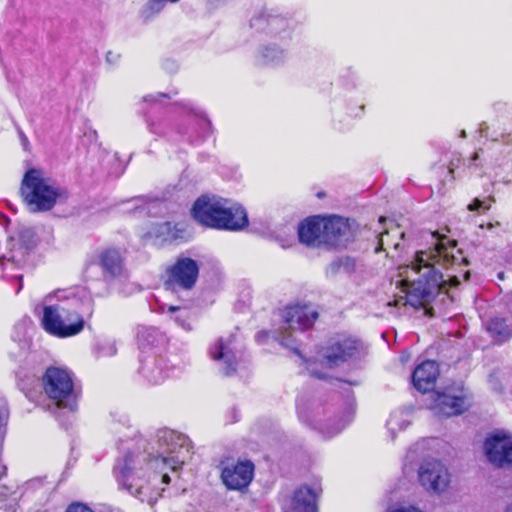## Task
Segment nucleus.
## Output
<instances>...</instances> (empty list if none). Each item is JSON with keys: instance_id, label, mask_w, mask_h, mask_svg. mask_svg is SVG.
<instances>
[{"instance_id": "f257e3e1", "label": "nucleus", "mask_w": 512, "mask_h": 512, "mask_svg": "<svg viewBox=\"0 0 512 512\" xmlns=\"http://www.w3.org/2000/svg\"><path fill=\"white\" fill-rule=\"evenodd\" d=\"M431 236L435 241L434 248L417 252L413 262V269L420 274V277L413 281L406 296V303L413 307L430 303L447 285L454 287L459 285L460 280L457 275H447L448 279L445 280L437 266L454 268L461 264H468L461 250H457V255L453 253L452 250L457 246L456 240L448 239L437 231L432 232Z\"/></svg>"}, {"instance_id": "f03ea898", "label": "nucleus", "mask_w": 512, "mask_h": 512, "mask_svg": "<svg viewBox=\"0 0 512 512\" xmlns=\"http://www.w3.org/2000/svg\"><path fill=\"white\" fill-rule=\"evenodd\" d=\"M191 215L200 225L217 230L238 231L248 225V217L241 206H228V200L202 195L196 199Z\"/></svg>"}, {"instance_id": "7ed1b4c3", "label": "nucleus", "mask_w": 512, "mask_h": 512, "mask_svg": "<svg viewBox=\"0 0 512 512\" xmlns=\"http://www.w3.org/2000/svg\"><path fill=\"white\" fill-rule=\"evenodd\" d=\"M43 329L52 336L67 338L79 334L84 329V318L77 308V300L67 303L45 305L41 319Z\"/></svg>"}, {"instance_id": "20e7f679", "label": "nucleus", "mask_w": 512, "mask_h": 512, "mask_svg": "<svg viewBox=\"0 0 512 512\" xmlns=\"http://www.w3.org/2000/svg\"><path fill=\"white\" fill-rule=\"evenodd\" d=\"M21 195L32 212L51 210L58 197L60 189L51 178L45 177L40 169H29L22 180Z\"/></svg>"}, {"instance_id": "39448f33", "label": "nucleus", "mask_w": 512, "mask_h": 512, "mask_svg": "<svg viewBox=\"0 0 512 512\" xmlns=\"http://www.w3.org/2000/svg\"><path fill=\"white\" fill-rule=\"evenodd\" d=\"M139 463L138 455L127 451L123 457L117 459L113 472L119 486L143 501L142 496L147 494L149 487L145 472L137 467Z\"/></svg>"}, {"instance_id": "423d86ee", "label": "nucleus", "mask_w": 512, "mask_h": 512, "mask_svg": "<svg viewBox=\"0 0 512 512\" xmlns=\"http://www.w3.org/2000/svg\"><path fill=\"white\" fill-rule=\"evenodd\" d=\"M45 393L55 401L58 408L68 409L74 412L77 409V395L73 389V381L70 374L57 367H50L43 377Z\"/></svg>"}, {"instance_id": "0eeeda50", "label": "nucleus", "mask_w": 512, "mask_h": 512, "mask_svg": "<svg viewBox=\"0 0 512 512\" xmlns=\"http://www.w3.org/2000/svg\"><path fill=\"white\" fill-rule=\"evenodd\" d=\"M159 451L157 458H161L165 465L173 471L181 468L189 455L190 445L188 438L173 430H160L157 433Z\"/></svg>"}, {"instance_id": "6e6552de", "label": "nucleus", "mask_w": 512, "mask_h": 512, "mask_svg": "<svg viewBox=\"0 0 512 512\" xmlns=\"http://www.w3.org/2000/svg\"><path fill=\"white\" fill-rule=\"evenodd\" d=\"M483 450L487 460L494 467H512V434L505 431L490 434L484 441Z\"/></svg>"}, {"instance_id": "1a4fd4ad", "label": "nucleus", "mask_w": 512, "mask_h": 512, "mask_svg": "<svg viewBox=\"0 0 512 512\" xmlns=\"http://www.w3.org/2000/svg\"><path fill=\"white\" fill-rule=\"evenodd\" d=\"M96 266L101 268L105 280L116 279L123 274L124 257L118 248H103L87 258L85 272Z\"/></svg>"}, {"instance_id": "9d476101", "label": "nucleus", "mask_w": 512, "mask_h": 512, "mask_svg": "<svg viewBox=\"0 0 512 512\" xmlns=\"http://www.w3.org/2000/svg\"><path fill=\"white\" fill-rule=\"evenodd\" d=\"M362 343L354 338H339L323 350L322 365L334 368L359 357Z\"/></svg>"}, {"instance_id": "9b49d317", "label": "nucleus", "mask_w": 512, "mask_h": 512, "mask_svg": "<svg viewBox=\"0 0 512 512\" xmlns=\"http://www.w3.org/2000/svg\"><path fill=\"white\" fill-rule=\"evenodd\" d=\"M322 246L330 248H345L354 238L348 219L340 216H330L324 219L322 226Z\"/></svg>"}, {"instance_id": "f8f14e48", "label": "nucleus", "mask_w": 512, "mask_h": 512, "mask_svg": "<svg viewBox=\"0 0 512 512\" xmlns=\"http://www.w3.org/2000/svg\"><path fill=\"white\" fill-rule=\"evenodd\" d=\"M421 485L428 491L443 492L449 485L448 469L438 460L424 461L418 472Z\"/></svg>"}, {"instance_id": "ddd939ff", "label": "nucleus", "mask_w": 512, "mask_h": 512, "mask_svg": "<svg viewBox=\"0 0 512 512\" xmlns=\"http://www.w3.org/2000/svg\"><path fill=\"white\" fill-rule=\"evenodd\" d=\"M167 272L170 282L188 290L196 284L199 275V265L192 258L179 257Z\"/></svg>"}, {"instance_id": "4468645a", "label": "nucleus", "mask_w": 512, "mask_h": 512, "mask_svg": "<svg viewBox=\"0 0 512 512\" xmlns=\"http://www.w3.org/2000/svg\"><path fill=\"white\" fill-rule=\"evenodd\" d=\"M254 475V465L251 461H240L222 469L221 479L230 490H242L251 483Z\"/></svg>"}, {"instance_id": "2eb2a0df", "label": "nucleus", "mask_w": 512, "mask_h": 512, "mask_svg": "<svg viewBox=\"0 0 512 512\" xmlns=\"http://www.w3.org/2000/svg\"><path fill=\"white\" fill-rule=\"evenodd\" d=\"M282 317L288 329L304 331L310 328L318 318V312L307 304H295L286 307Z\"/></svg>"}, {"instance_id": "dca6fc26", "label": "nucleus", "mask_w": 512, "mask_h": 512, "mask_svg": "<svg viewBox=\"0 0 512 512\" xmlns=\"http://www.w3.org/2000/svg\"><path fill=\"white\" fill-rule=\"evenodd\" d=\"M234 337L231 335L227 339L220 337L210 347L209 355L215 361L222 362V372L225 376H231L236 372L237 360L232 346Z\"/></svg>"}, {"instance_id": "f3484780", "label": "nucleus", "mask_w": 512, "mask_h": 512, "mask_svg": "<svg viewBox=\"0 0 512 512\" xmlns=\"http://www.w3.org/2000/svg\"><path fill=\"white\" fill-rule=\"evenodd\" d=\"M173 368L164 356L149 354L141 360L140 372L152 384H160L170 376Z\"/></svg>"}, {"instance_id": "a211bd4d", "label": "nucleus", "mask_w": 512, "mask_h": 512, "mask_svg": "<svg viewBox=\"0 0 512 512\" xmlns=\"http://www.w3.org/2000/svg\"><path fill=\"white\" fill-rule=\"evenodd\" d=\"M438 416L451 417L467 410L466 399L462 395H453L446 391L436 392L432 407Z\"/></svg>"}, {"instance_id": "6ab92c4d", "label": "nucleus", "mask_w": 512, "mask_h": 512, "mask_svg": "<svg viewBox=\"0 0 512 512\" xmlns=\"http://www.w3.org/2000/svg\"><path fill=\"white\" fill-rule=\"evenodd\" d=\"M438 376V364L433 360H426L415 368L412 382L418 391L426 393L434 389Z\"/></svg>"}, {"instance_id": "aec40b11", "label": "nucleus", "mask_w": 512, "mask_h": 512, "mask_svg": "<svg viewBox=\"0 0 512 512\" xmlns=\"http://www.w3.org/2000/svg\"><path fill=\"white\" fill-rule=\"evenodd\" d=\"M318 491L308 486L296 489L289 504L284 507L285 512H318Z\"/></svg>"}, {"instance_id": "412c9836", "label": "nucleus", "mask_w": 512, "mask_h": 512, "mask_svg": "<svg viewBox=\"0 0 512 512\" xmlns=\"http://www.w3.org/2000/svg\"><path fill=\"white\" fill-rule=\"evenodd\" d=\"M324 219V217L314 216L301 222L298 227L299 241L308 247H322Z\"/></svg>"}, {"instance_id": "4be33fe9", "label": "nucleus", "mask_w": 512, "mask_h": 512, "mask_svg": "<svg viewBox=\"0 0 512 512\" xmlns=\"http://www.w3.org/2000/svg\"><path fill=\"white\" fill-rule=\"evenodd\" d=\"M37 236L33 228L22 227L18 231V248L11 251L10 257H3V260L21 265L25 262V257L36 247Z\"/></svg>"}, {"instance_id": "5701e85b", "label": "nucleus", "mask_w": 512, "mask_h": 512, "mask_svg": "<svg viewBox=\"0 0 512 512\" xmlns=\"http://www.w3.org/2000/svg\"><path fill=\"white\" fill-rule=\"evenodd\" d=\"M357 267L356 259L354 257L345 255L332 260L325 268V276L329 279H334L339 274L351 276L355 273Z\"/></svg>"}, {"instance_id": "b1692460", "label": "nucleus", "mask_w": 512, "mask_h": 512, "mask_svg": "<svg viewBox=\"0 0 512 512\" xmlns=\"http://www.w3.org/2000/svg\"><path fill=\"white\" fill-rule=\"evenodd\" d=\"M286 57L284 49L276 44H269L259 50L257 63L263 66H277L282 64Z\"/></svg>"}, {"instance_id": "393cba45", "label": "nucleus", "mask_w": 512, "mask_h": 512, "mask_svg": "<svg viewBox=\"0 0 512 512\" xmlns=\"http://www.w3.org/2000/svg\"><path fill=\"white\" fill-rule=\"evenodd\" d=\"M184 228L180 224L170 221L158 223L154 226L152 233L162 242H174L183 238Z\"/></svg>"}, {"instance_id": "a878e982", "label": "nucleus", "mask_w": 512, "mask_h": 512, "mask_svg": "<svg viewBox=\"0 0 512 512\" xmlns=\"http://www.w3.org/2000/svg\"><path fill=\"white\" fill-rule=\"evenodd\" d=\"M298 416L299 419L305 423H308L309 425L313 426L314 429L319 430L321 433L325 434L327 437H332L336 434H338L351 420V417H349L345 423L333 428V429H326L321 421V419L317 418L316 415H313L311 418L306 414V411L298 407Z\"/></svg>"}, {"instance_id": "bb28decb", "label": "nucleus", "mask_w": 512, "mask_h": 512, "mask_svg": "<svg viewBox=\"0 0 512 512\" xmlns=\"http://www.w3.org/2000/svg\"><path fill=\"white\" fill-rule=\"evenodd\" d=\"M487 330L498 341L504 342L512 337V327L502 318H494L488 324Z\"/></svg>"}, {"instance_id": "cd10ccee", "label": "nucleus", "mask_w": 512, "mask_h": 512, "mask_svg": "<svg viewBox=\"0 0 512 512\" xmlns=\"http://www.w3.org/2000/svg\"><path fill=\"white\" fill-rule=\"evenodd\" d=\"M268 27V34H278L283 31H286L288 28V20L278 14H273L269 12L268 18L266 20Z\"/></svg>"}, {"instance_id": "c85d7f7f", "label": "nucleus", "mask_w": 512, "mask_h": 512, "mask_svg": "<svg viewBox=\"0 0 512 512\" xmlns=\"http://www.w3.org/2000/svg\"><path fill=\"white\" fill-rule=\"evenodd\" d=\"M167 312L175 314L174 321L185 330H190V323L187 322L189 311L185 307L169 306Z\"/></svg>"}, {"instance_id": "c756f323", "label": "nucleus", "mask_w": 512, "mask_h": 512, "mask_svg": "<svg viewBox=\"0 0 512 512\" xmlns=\"http://www.w3.org/2000/svg\"><path fill=\"white\" fill-rule=\"evenodd\" d=\"M157 330L151 327H143L138 331L137 337L140 345H153L156 339Z\"/></svg>"}, {"instance_id": "7c9ffc66", "label": "nucleus", "mask_w": 512, "mask_h": 512, "mask_svg": "<svg viewBox=\"0 0 512 512\" xmlns=\"http://www.w3.org/2000/svg\"><path fill=\"white\" fill-rule=\"evenodd\" d=\"M386 425H387L388 430L391 431L392 434L394 435L396 429H399V430L405 429L409 425V422L406 420H403L401 418V414L392 413L390 415L389 419L387 420Z\"/></svg>"}, {"instance_id": "2f4dec72", "label": "nucleus", "mask_w": 512, "mask_h": 512, "mask_svg": "<svg viewBox=\"0 0 512 512\" xmlns=\"http://www.w3.org/2000/svg\"><path fill=\"white\" fill-rule=\"evenodd\" d=\"M268 14V12H261L260 14L254 16L250 20V27L257 31H263L268 33V27L266 22Z\"/></svg>"}, {"instance_id": "473e14b6", "label": "nucleus", "mask_w": 512, "mask_h": 512, "mask_svg": "<svg viewBox=\"0 0 512 512\" xmlns=\"http://www.w3.org/2000/svg\"><path fill=\"white\" fill-rule=\"evenodd\" d=\"M166 2V0H149L144 10L146 17L148 18L154 14L161 12L165 7Z\"/></svg>"}, {"instance_id": "72a5a7b5", "label": "nucleus", "mask_w": 512, "mask_h": 512, "mask_svg": "<svg viewBox=\"0 0 512 512\" xmlns=\"http://www.w3.org/2000/svg\"><path fill=\"white\" fill-rule=\"evenodd\" d=\"M198 117V127L201 130L200 139H205L208 135H210L212 131L211 122L203 115L196 114Z\"/></svg>"}, {"instance_id": "f704fd0d", "label": "nucleus", "mask_w": 512, "mask_h": 512, "mask_svg": "<svg viewBox=\"0 0 512 512\" xmlns=\"http://www.w3.org/2000/svg\"><path fill=\"white\" fill-rule=\"evenodd\" d=\"M494 198L490 196L487 200H480L478 198H475L469 205L468 209L470 211H478L480 209L488 210L491 207L490 202H493Z\"/></svg>"}, {"instance_id": "c9c22d12", "label": "nucleus", "mask_w": 512, "mask_h": 512, "mask_svg": "<svg viewBox=\"0 0 512 512\" xmlns=\"http://www.w3.org/2000/svg\"><path fill=\"white\" fill-rule=\"evenodd\" d=\"M117 352L116 346L113 342H105L99 345L100 356H113Z\"/></svg>"}, {"instance_id": "e433bc0d", "label": "nucleus", "mask_w": 512, "mask_h": 512, "mask_svg": "<svg viewBox=\"0 0 512 512\" xmlns=\"http://www.w3.org/2000/svg\"><path fill=\"white\" fill-rule=\"evenodd\" d=\"M65 512H95L88 505L81 502H73L68 505Z\"/></svg>"}, {"instance_id": "4c0bfd02", "label": "nucleus", "mask_w": 512, "mask_h": 512, "mask_svg": "<svg viewBox=\"0 0 512 512\" xmlns=\"http://www.w3.org/2000/svg\"><path fill=\"white\" fill-rule=\"evenodd\" d=\"M293 343H294V340L292 339L291 335H287V336H285V335H284V336H282V338H281V344H282L283 346H286V347H288V348H291V349L294 351V353H295L296 355H298V356L302 357V355H301V353H300L299 349H298L297 347H294V346H293Z\"/></svg>"}, {"instance_id": "58836bf2", "label": "nucleus", "mask_w": 512, "mask_h": 512, "mask_svg": "<svg viewBox=\"0 0 512 512\" xmlns=\"http://www.w3.org/2000/svg\"><path fill=\"white\" fill-rule=\"evenodd\" d=\"M171 96L166 93H157L155 95H147L143 98L145 102H156L159 101L160 98H170Z\"/></svg>"}, {"instance_id": "ea45409f", "label": "nucleus", "mask_w": 512, "mask_h": 512, "mask_svg": "<svg viewBox=\"0 0 512 512\" xmlns=\"http://www.w3.org/2000/svg\"><path fill=\"white\" fill-rule=\"evenodd\" d=\"M129 420L127 417H123L122 420H119L118 424H115V426L112 428V430L116 433H120V426L125 427L126 429H131L132 426L128 424Z\"/></svg>"}, {"instance_id": "a19ab883", "label": "nucleus", "mask_w": 512, "mask_h": 512, "mask_svg": "<svg viewBox=\"0 0 512 512\" xmlns=\"http://www.w3.org/2000/svg\"><path fill=\"white\" fill-rule=\"evenodd\" d=\"M387 512H423V511L419 510L418 508H416L414 506H408V507H400V508H396V509H391Z\"/></svg>"}, {"instance_id": "79ce46f5", "label": "nucleus", "mask_w": 512, "mask_h": 512, "mask_svg": "<svg viewBox=\"0 0 512 512\" xmlns=\"http://www.w3.org/2000/svg\"><path fill=\"white\" fill-rule=\"evenodd\" d=\"M163 66H164V69L169 71V72H174V71L177 70V64L174 61H171V60H166L163 63Z\"/></svg>"}, {"instance_id": "37998d69", "label": "nucleus", "mask_w": 512, "mask_h": 512, "mask_svg": "<svg viewBox=\"0 0 512 512\" xmlns=\"http://www.w3.org/2000/svg\"><path fill=\"white\" fill-rule=\"evenodd\" d=\"M119 58V55H115L113 54L111 51H109L107 54H106V60L107 62L109 63H115Z\"/></svg>"}, {"instance_id": "c03bdc74", "label": "nucleus", "mask_w": 512, "mask_h": 512, "mask_svg": "<svg viewBox=\"0 0 512 512\" xmlns=\"http://www.w3.org/2000/svg\"><path fill=\"white\" fill-rule=\"evenodd\" d=\"M487 130H488V125L485 122L481 123L479 126V132L481 133L482 136L486 137L485 133Z\"/></svg>"}, {"instance_id": "a18cd8bd", "label": "nucleus", "mask_w": 512, "mask_h": 512, "mask_svg": "<svg viewBox=\"0 0 512 512\" xmlns=\"http://www.w3.org/2000/svg\"><path fill=\"white\" fill-rule=\"evenodd\" d=\"M0 512H15L12 506H8L7 504L0 505Z\"/></svg>"}, {"instance_id": "49530a36", "label": "nucleus", "mask_w": 512, "mask_h": 512, "mask_svg": "<svg viewBox=\"0 0 512 512\" xmlns=\"http://www.w3.org/2000/svg\"><path fill=\"white\" fill-rule=\"evenodd\" d=\"M479 158V154L477 152H475L473 154V156L471 157L470 159V163H469V166H472L474 165V163L476 162V160Z\"/></svg>"}, {"instance_id": "de8ad7c7", "label": "nucleus", "mask_w": 512, "mask_h": 512, "mask_svg": "<svg viewBox=\"0 0 512 512\" xmlns=\"http://www.w3.org/2000/svg\"><path fill=\"white\" fill-rule=\"evenodd\" d=\"M17 279L19 280V286H18V288L16 290V294H18L20 292V290L22 289V286H23L22 285V275H18Z\"/></svg>"}, {"instance_id": "09e8293b", "label": "nucleus", "mask_w": 512, "mask_h": 512, "mask_svg": "<svg viewBox=\"0 0 512 512\" xmlns=\"http://www.w3.org/2000/svg\"><path fill=\"white\" fill-rule=\"evenodd\" d=\"M382 250H383V242H382V239H380L379 243H378V246L375 248V252L379 253Z\"/></svg>"}, {"instance_id": "8fccbe9b", "label": "nucleus", "mask_w": 512, "mask_h": 512, "mask_svg": "<svg viewBox=\"0 0 512 512\" xmlns=\"http://www.w3.org/2000/svg\"><path fill=\"white\" fill-rule=\"evenodd\" d=\"M162 482H163V483H165V484H168V483L170 482V477H169V475L164 474V475L162 476Z\"/></svg>"}, {"instance_id": "3c124183", "label": "nucleus", "mask_w": 512, "mask_h": 512, "mask_svg": "<svg viewBox=\"0 0 512 512\" xmlns=\"http://www.w3.org/2000/svg\"><path fill=\"white\" fill-rule=\"evenodd\" d=\"M311 374H312L313 376L317 377V378H320V379L324 378V375H323V374H321V373H317V372H315L314 370H311Z\"/></svg>"}, {"instance_id": "603ef678", "label": "nucleus", "mask_w": 512, "mask_h": 512, "mask_svg": "<svg viewBox=\"0 0 512 512\" xmlns=\"http://www.w3.org/2000/svg\"><path fill=\"white\" fill-rule=\"evenodd\" d=\"M504 512H512V502L506 506Z\"/></svg>"}, {"instance_id": "864d4df0", "label": "nucleus", "mask_w": 512, "mask_h": 512, "mask_svg": "<svg viewBox=\"0 0 512 512\" xmlns=\"http://www.w3.org/2000/svg\"><path fill=\"white\" fill-rule=\"evenodd\" d=\"M264 335H266V332L258 333V334H257V336H256L257 341H260V338H261L262 336H264Z\"/></svg>"}, {"instance_id": "5fc2aeb1", "label": "nucleus", "mask_w": 512, "mask_h": 512, "mask_svg": "<svg viewBox=\"0 0 512 512\" xmlns=\"http://www.w3.org/2000/svg\"><path fill=\"white\" fill-rule=\"evenodd\" d=\"M460 137L462 138H466V131L465 130H462L461 133H460Z\"/></svg>"}, {"instance_id": "6e6d98bb", "label": "nucleus", "mask_w": 512, "mask_h": 512, "mask_svg": "<svg viewBox=\"0 0 512 512\" xmlns=\"http://www.w3.org/2000/svg\"><path fill=\"white\" fill-rule=\"evenodd\" d=\"M469 275H470V272H469V271H466V272L464 273V276H465V278H466V279L469 277Z\"/></svg>"}, {"instance_id": "4d7b16f0", "label": "nucleus", "mask_w": 512, "mask_h": 512, "mask_svg": "<svg viewBox=\"0 0 512 512\" xmlns=\"http://www.w3.org/2000/svg\"><path fill=\"white\" fill-rule=\"evenodd\" d=\"M169 3H177L179 0H166Z\"/></svg>"}, {"instance_id": "13d9d810", "label": "nucleus", "mask_w": 512, "mask_h": 512, "mask_svg": "<svg viewBox=\"0 0 512 512\" xmlns=\"http://www.w3.org/2000/svg\"><path fill=\"white\" fill-rule=\"evenodd\" d=\"M50 299H51V295H47L45 298L46 301H49Z\"/></svg>"}, {"instance_id": "bf43d9fd", "label": "nucleus", "mask_w": 512, "mask_h": 512, "mask_svg": "<svg viewBox=\"0 0 512 512\" xmlns=\"http://www.w3.org/2000/svg\"><path fill=\"white\" fill-rule=\"evenodd\" d=\"M449 172H450L451 174L453 173V168H452V167H450V168H449Z\"/></svg>"}]
</instances>
